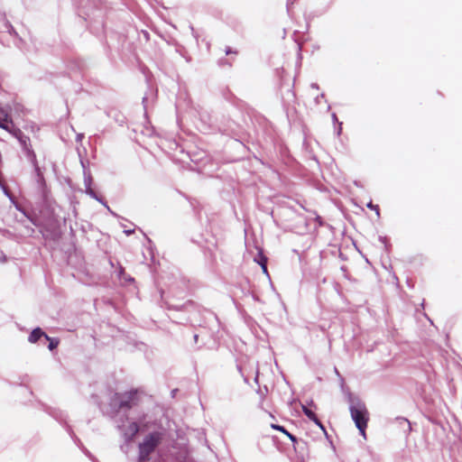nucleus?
<instances>
[{
	"label": "nucleus",
	"instance_id": "nucleus-1",
	"mask_svg": "<svg viewBox=\"0 0 462 462\" xmlns=\"http://www.w3.org/2000/svg\"><path fill=\"white\" fill-rule=\"evenodd\" d=\"M166 435L164 429L155 430L147 434L143 441L139 443V461L145 462L150 456L162 443Z\"/></svg>",
	"mask_w": 462,
	"mask_h": 462
},
{
	"label": "nucleus",
	"instance_id": "nucleus-2",
	"mask_svg": "<svg viewBox=\"0 0 462 462\" xmlns=\"http://www.w3.org/2000/svg\"><path fill=\"white\" fill-rule=\"evenodd\" d=\"M352 420L360 434L365 439V430L369 420V413L364 404H353L349 408Z\"/></svg>",
	"mask_w": 462,
	"mask_h": 462
},
{
	"label": "nucleus",
	"instance_id": "nucleus-3",
	"mask_svg": "<svg viewBox=\"0 0 462 462\" xmlns=\"http://www.w3.org/2000/svg\"><path fill=\"white\" fill-rule=\"evenodd\" d=\"M10 134H12L15 138L18 139L23 149L25 150L27 155L33 161L36 159V155L32 148L31 140L28 136L24 135L23 132L17 128L14 127Z\"/></svg>",
	"mask_w": 462,
	"mask_h": 462
},
{
	"label": "nucleus",
	"instance_id": "nucleus-4",
	"mask_svg": "<svg viewBox=\"0 0 462 462\" xmlns=\"http://www.w3.org/2000/svg\"><path fill=\"white\" fill-rule=\"evenodd\" d=\"M138 403L137 391L133 390L124 394L120 400L118 406L120 409H131Z\"/></svg>",
	"mask_w": 462,
	"mask_h": 462
},
{
	"label": "nucleus",
	"instance_id": "nucleus-5",
	"mask_svg": "<svg viewBox=\"0 0 462 462\" xmlns=\"http://www.w3.org/2000/svg\"><path fill=\"white\" fill-rule=\"evenodd\" d=\"M0 127L9 133L15 127L9 112L2 106H0Z\"/></svg>",
	"mask_w": 462,
	"mask_h": 462
},
{
	"label": "nucleus",
	"instance_id": "nucleus-6",
	"mask_svg": "<svg viewBox=\"0 0 462 462\" xmlns=\"http://www.w3.org/2000/svg\"><path fill=\"white\" fill-rule=\"evenodd\" d=\"M301 409H302L303 413L310 420H312L316 425H318L322 430H325L323 424L321 423V421L319 420V419L317 417V415L315 414V412L312 410H310L306 405H301Z\"/></svg>",
	"mask_w": 462,
	"mask_h": 462
},
{
	"label": "nucleus",
	"instance_id": "nucleus-7",
	"mask_svg": "<svg viewBox=\"0 0 462 462\" xmlns=\"http://www.w3.org/2000/svg\"><path fill=\"white\" fill-rule=\"evenodd\" d=\"M46 335L40 328H37L31 332L28 340L31 343H36L42 337H45Z\"/></svg>",
	"mask_w": 462,
	"mask_h": 462
},
{
	"label": "nucleus",
	"instance_id": "nucleus-8",
	"mask_svg": "<svg viewBox=\"0 0 462 462\" xmlns=\"http://www.w3.org/2000/svg\"><path fill=\"white\" fill-rule=\"evenodd\" d=\"M271 428L273 429V430L281 431L282 433L286 435L292 442H296L297 441L296 437L294 435L291 434L284 427H282L281 425H278V424L272 423L271 424Z\"/></svg>",
	"mask_w": 462,
	"mask_h": 462
},
{
	"label": "nucleus",
	"instance_id": "nucleus-9",
	"mask_svg": "<svg viewBox=\"0 0 462 462\" xmlns=\"http://www.w3.org/2000/svg\"><path fill=\"white\" fill-rule=\"evenodd\" d=\"M45 338H46V340H48L50 342L49 346H48L50 350L55 349L58 346L59 343H60L59 339L51 338L48 335L45 336Z\"/></svg>",
	"mask_w": 462,
	"mask_h": 462
},
{
	"label": "nucleus",
	"instance_id": "nucleus-10",
	"mask_svg": "<svg viewBox=\"0 0 462 462\" xmlns=\"http://www.w3.org/2000/svg\"><path fill=\"white\" fill-rule=\"evenodd\" d=\"M259 263L263 269L264 273H267V258L262 253L260 254V261Z\"/></svg>",
	"mask_w": 462,
	"mask_h": 462
},
{
	"label": "nucleus",
	"instance_id": "nucleus-11",
	"mask_svg": "<svg viewBox=\"0 0 462 462\" xmlns=\"http://www.w3.org/2000/svg\"><path fill=\"white\" fill-rule=\"evenodd\" d=\"M130 428L133 430L134 434H136L139 431V426H138V424L136 422H133L130 425Z\"/></svg>",
	"mask_w": 462,
	"mask_h": 462
},
{
	"label": "nucleus",
	"instance_id": "nucleus-12",
	"mask_svg": "<svg viewBox=\"0 0 462 462\" xmlns=\"http://www.w3.org/2000/svg\"><path fill=\"white\" fill-rule=\"evenodd\" d=\"M368 207H369V208H373V209H374V210H376L377 212H378V210H379L378 206H374L372 203H369V204H368Z\"/></svg>",
	"mask_w": 462,
	"mask_h": 462
},
{
	"label": "nucleus",
	"instance_id": "nucleus-13",
	"mask_svg": "<svg viewBox=\"0 0 462 462\" xmlns=\"http://www.w3.org/2000/svg\"><path fill=\"white\" fill-rule=\"evenodd\" d=\"M198 338H199V336H198V335H195V336H194V339H195V341H196V342L198 341Z\"/></svg>",
	"mask_w": 462,
	"mask_h": 462
},
{
	"label": "nucleus",
	"instance_id": "nucleus-14",
	"mask_svg": "<svg viewBox=\"0 0 462 462\" xmlns=\"http://www.w3.org/2000/svg\"><path fill=\"white\" fill-rule=\"evenodd\" d=\"M1 260H2L3 262H5V256L1 257Z\"/></svg>",
	"mask_w": 462,
	"mask_h": 462
},
{
	"label": "nucleus",
	"instance_id": "nucleus-15",
	"mask_svg": "<svg viewBox=\"0 0 462 462\" xmlns=\"http://www.w3.org/2000/svg\"><path fill=\"white\" fill-rule=\"evenodd\" d=\"M1 260H2L3 262H5V256L1 257Z\"/></svg>",
	"mask_w": 462,
	"mask_h": 462
}]
</instances>
